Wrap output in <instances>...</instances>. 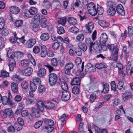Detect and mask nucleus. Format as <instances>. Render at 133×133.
I'll return each instance as SVG.
<instances>
[{
	"instance_id": "obj_48",
	"label": "nucleus",
	"mask_w": 133,
	"mask_h": 133,
	"mask_svg": "<svg viewBox=\"0 0 133 133\" xmlns=\"http://www.w3.org/2000/svg\"><path fill=\"white\" fill-rule=\"evenodd\" d=\"M97 97L96 94H91L90 97L89 101L91 103H93Z\"/></svg>"
},
{
	"instance_id": "obj_60",
	"label": "nucleus",
	"mask_w": 133,
	"mask_h": 133,
	"mask_svg": "<svg viewBox=\"0 0 133 133\" xmlns=\"http://www.w3.org/2000/svg\"><path fill=\"white\" fill-rule=\"evenodd\" d=\"M40 51V49L38 46H35L33 49V52L35 54H38Z\"/></svg>"
},
{
	"instance_id": "obj_61",
	"label": "nucleus",
	"mask_w": 133,
	"mask_h": 133,
	"mask_svg": "<svg viewBox=\"0 0 133 133\" xmlns=\"http://www.w3.org/2000/svg\"><path fill=\"white\" fill-rule=\"evenodd\" d=\"M57 32L59 34H61L64 32V30L62 26L59 27L57 29Z\"/></svg>"
},
{
	"instance_id": "obj_51",
	"label": "nucleus",
	"mask_w": 133,
	"mask_h": 133,
	"mask_svg": "<svg viewBox=\"0 0 133 133\" xmlns=\"http://www.w3.org/2000/svg\"><path fill=\"white\" fill-rule=\"evenodd\" d=\"M1 74L2 76L7 77L9 76V73L5 70H2L1 72Z\"/></svg>"
},
{
	"instance_id": "obj_59",
	"label": "nucleus",
	"mask_w": 133,
	"mask_h": 133,
	"mask_svg": "<svg viewBox=\"0 0 133 133\" xmlns=\"http://www.w3.org/2000/svg\"><path fill=\"white\" fill-rule=\"evenodd\" d=\"M5 25V21L3 18H0V30L2 29Z\"/></svg>"
},
{
	"instance_id": "obj_41",
	"label": "nucleus",
	"mask_w": 133,
	"mask_h": 133,
	"mask_svg": "<svg viewBox=\"0 0 133 133\" xmlns=\"http://www.w3.org/2000/svg\"><path fill=\"white\" fill-rule=\"evenodd\" d=\"M83 0H76V2L75 3V6L80 7L83 4Z\"/></svg>"
},
{
	"instance_id": "obj_14",
	"label": "nucleus",
	"mask_w": 133,
	"mask_h": 133,
	"mask_svg": "<svg viewBox=\"0 0 133 133\" xmlns=\"http://www.w3.org/2000/svg\"><path fill=\"white\" fill-rule=\"evenodd\" d=\"M123 50L124 52V55L122 54L121 55V56L123 57L124 58H126L128 56L129 53L131 50V49L129 47H128V46L125 45H124L122 47Z\"/></svg>"
},
{
	"instance_id": "obj_63",
	"label": "nucleus",
	"mask_w": 133,
	"mask_h": 133,
	"mask_svg": "<svg viewBox=\"0 0 133 133\" xmlns=\"http://www.w3.org/2000/svg\"><path fill=\"white\" fill-rule=\"evenodd\" d=\"M128 34L130 36H131L133 34V28L131 26H130L128 28Z\"/></svg>"
},
{
	"instance_id": "obj_38",
	"label": "nucleus",
	"mask_w": 133,
	"mask_h": 133,
	"mask_svg": "<svg viewBox=\"0 0 133 133\" xmlns=\"http://www.w3.org/2000/svg\"><path fill=\"white\" fill-rule=\"evenodd\" d=\"M23 23L22 20L19 19L17 20L14 22L15 25L17 27H21L22 26Z\"/></svg>"
},
{
	"instance_id": "obj_33",
	"label": "nucleus",
	"mask_w": 133,
	"mask_h": 133,
	"mask_svg": "<svg viewBox=\"0 0 133 133\" xmlns=\"http://www.w3.org/2000/svg\"><path fill=\"white\" fill-rule=\"evenodd\" d=\"M97 13L99 15H101L103 14V8L97 4Z\"/></svg>"
},
{
	"instance_id": "obj_22",
	"label": "nucleus",
	"mask_w": 133,
	"mask_h": 133,
	"mask_svg": "<svg viewBox=\"0 0 133 133\" xmlns=\"http://www.w3.org/2000/svg\"><path fill=\"white\" fill-rule=\"evenodd\" d=\"M11 88L12 91L14 93H16L18 92V85L17 83H12L11 84Z\"/></svg>"
},
{
	"instance_id": "obj_1",
	"label": "nucleus",
	"mask_w": 133,
	"mask_h": 133,
	"mask_svg": "<svg viewBox=\"0 0 133 133\" xmlns=\"http://www.w3.org/2000/svg\"><path fill=\"white\" fill-rule=\"evenodd\" d=\"M89 45V51L90 53H92L94 50L97 51H100L102 49L99 44L96 42L94 43L90 42Z\"/></svg>"
},
{
	"instance_id": "obj_47",
	"label": "nucleus",
	"mask_w": 133,
	"mask_h": 133,
	"mask_svg": "<svg viewBox=\"0 0 133 133\" xmlns=\"http://www.w3.org/2000/svg\"><path fill=\"white\" fill-rule=\"evenodd\" d=\"M51 64L54 66H56L58 65V63L57 59L55 58L51 59L50 62Z\"/></svg>"
},
{
	"instance_id": "obj_23",
	"label": "nucleus",
	"mask_w": 133,
	"mask_h": 133,
	"mask_svg": "<svg viewBox=\"0 0 133 133\" xmlns=\"http://www.w3.org/2000/svg\"><path fill=\"white\" fill-rule=\"evenodd\" d=\"M80 82V80L79 77H75L71 80V84L72 85L79 84Z\"/></svg>"
},
{
	"instance_id": "obj_52",
	"label": "nucleus",
	"mask_w": 133,
	"mask_h": 133,
	"mask_svg": "<svg viewBox=\"0 0 133 133\" xmlns=\"http://www.w3.org/2000/svg\"><path fill=\"white\" fill-rule=\"evenodd\" d=\"M45 122L50 126H53L54 125V122L50 119H46L45 120Z\"/></svg>"
},
{
	"instance_id": "obj_28",
	"label": "nucleus",
	"mask_w": 133,
	"mask_h": 133,
	"mask_svg": "<svg viewBox=\"0 0 133 133\" xmlns=\"http://www.w3.org/2000/svg\"><path fill=\"white\" fill-rule=\"evenodd\" d=\"M98 23L103 28L107 27L109 26V23L105 21L100 20Z\"/></svg>"
},
{
	"instance_id": "obj_8",
	"label": "nucleus",
	"mask_w": 133,
	"mask_h": 133,
	"mask_svg": "<svg viewBox=\"0 0 133 133\" xmlns=\"http://www.w3.org/2000/svg\"><path fill=\"white\" fill-rule=\"evenodd\" d=\"M71 96L70 93L68 91H64L62 92V99L64 101H66L69 99Z\"/></svg>"
},
{
	"instance_id": "obj_45",
	"label": "nucleus",
	"mask_w": 133,
	"mask_h": 133,
	"mask_svg": "<svg viewBox=\"0 0 133 133\" xmlns=\"http://www.w3.org/2000/svg\"><path fill=\"white\" fill-rule=\"evenodd\" d=\"M123 97L124 101H125L127 99L133 98V95L131 94L127 95V93H125L123 95Z\"/></svg>"
},
{
	"instance_id": "obj_13",
	"label": "nucleus",
	"mask_w": 133,
	"mask_h": 133,
	"mask_svg": "<svg viewBox=\"0 0 133 133\" xmlns=\"http://www.w3.org/2000/svg\"><path fill=\"white\" fill-rule=\"evenodd\" d=\"M40 26L43 28H47L48 27V25L47 22V20L44 17H43L40 20Z\"/></svg>"
},
{
	"instance_id": "obj_43",
	"label": "nucleus",
	"mask_w": 133,
	"mask_h": 133,
	"mask_svg": "<svg viewBox=\"0 0 133 133\" xmlns=\"http://www.w3.org/2000/svg\"><path fill=\"white\" fill-rule=\"evenodd\" d=\"M4 114L10 116L13 114V112L12 109L10 108L6 109L4 110Z\"/></svg>"
},
{
	"instance_id": "obj_12",
	"label": "nucleus",
	"mask_w": 133,
	"mask_h": 133,
	"mask_svg": "<svg viewBox=\"0 0 133 133\" xmlns=\"http://www.w3.org/2000/svg\"><path fill=\"white\" fill-rule=\"evenodd\" d=\"M117 13L121 15H124L125 14V12L124 8L122 5H118L116 8Z\"/></svg>"
},
{
	"instance_id": "obj_18",
	"label": "nucleus",
	"mask_w": 133,
	"mask_h": 133,
	"mask_svg": "<svg viewBox=\"0 0 133 133\" xmlns=\"http://www.w3.org/2000/svg\"><path fill=\"white\" fill-rule=\"evenodd\" d=\"M9 95L8 98L6 96H3L1 102H2L3 104L4 105H6L9 101V98L11 97V95L10 92H9L8 93Z\"/></svg>"
},
{
	"instance_id": "obj_54",
	"label": "nucleus",
	"mask_w": 133,
	"mask_h": 133,
	"mask_svg": "<svg viewBox=\"0 0 133 133\" xmlns=\"http://www.w3.org/2000/svg\"><path fill=\"white\" fill-rule=\"evenodd\" d=\"M32 81L35 83H36L37 84H40L41 81L39 78L37 77H34L32 78Z\"/></svg>"
},
{
	"instance_id": "obj_49",
	"label": "nucleus",
	"mask_w": 133,
	"mask_h": 133,
	"mask_svg": "<svg viewBox=\"0 0 133 133\" xmlns=\"http://www.w3.org/2000/svg\"><path fill=\"white\" fill-rule=\"evenodd\" d=\"M84 35L82 34L78 35L76 37V39L80 41H82L84 40Z\"/></svg>"
},
{
	"instance_id": "obj_10",
	"label": "nucleus",
	"mask_w": 133,
	"mask_h": 133,
	"mask_svg": "<svg viewBox=\"0 0 133 133\" xmlns=\"http://www.w3.org/2000/svg\"><path fill=\"white\" fill-rule=\"evenodd\" d=\"M108 38L107 34L105 33H103L100 37V41L102 45L104 46L106 45V42Z\"/></svg>"
},
{
	"instance_id": "obj_11",
	"label": "nucleus",
	"mask_w": 133,
	"mask_h": 133,
	"mask_svg": "<svg viewBox=\"0 0 133 133\" xmlns=\"http://www.w3.org/2000/svg\"><path fill=\"white\" fill-rule=\"evenodd\" d=\"M85 70L87 72H94L96 71L95 67L93 66L90 63L87 64L85 67Z\"/></svg>"
},
{
	"instance_id": "obj_40",
	"label": "nucleus",
	"mask_w": 133,
	"mask_h": 133,
	"mask_svg": "<svg viewBox=\"0 0 133 133\" xmlns=\"http://www.w3.org/2000/svg\"><path fill=\"white\" fill-rule=\"evenodd\" d=\"M30 88L31 90L35 91L37 89V87L34 83L30 82Z\"/></svg>"
},
{
	"instance_id": "obj_21",
	"label": "nucleus",
	"mask_w": 133,
	"mask_h": 133,
	"mask_svg": "<svg viewBox=\"0 0 133 133\" xmlns=\"http://www.w3.org/2000/svg\"><path fill=\"white\" fill-rule=\"evenodd\" d=\"M95 67L99 69L102 68H107L108 67L107 64L104 63H97L95 65Z\"/></svg>"
},
{
	"instance_id": "obj_46",
	"label": "nucleus",
	"mask_w": 133,
	"mask_h": 133,
	"mask_svg": "<svg viewBox=\"0 0 133 133\" xmlns=\"http://www.w3.org/2000/svg\"><path fill=\"white\" fill-rule=\"evenodd\" d=\"M24 14L25 16L28 18L32 17L29 11V10H25L24 11Z\"/></svg>"
},
{
	"instance_id": "obj_7",
	"label": "nucleus",
	"mask_w": 133,
	"mask_h": 133,
	"mask_svg": "<svg viewBox=\"0 0 133 133\" xmlns=\"http://www.w3.org/2000/svg\"><path fill=\"white\" fill-rule=\"evenodd\" d=\"M36 40L34 38H31L28 40L24 44L25 47L30 48L36 43Z\"/></svg>"
},
{
	"instance_id": "obj_16",
	"label": "nucleus",
	"mask_w": 133,
	"mask_h": 133,
	"mask_svg": "<svg viewBox=\"0 0 133 133\" xmlns=\"http://www.w3.org/2000/svg\"><path fill=\"white\" fill-rule=\"evenodd\" d=\"M8 65L10 71H12L14 70V68L16 66V62L14 59H10V62L8 63Z\"/></svg>"
},
{
	"instance_id": "obj_35",
	"label": "nucleus",
	"mask_w": 133,
	"mask_h": 133,
	"mask_svg": "<svg viewBox=\"0 0 133 133\" xmlns=\"http://www.w3.org/2000/svg\"><path fill=\"white\" fill-rule=\"evenodd\" d=\"M74 67V64L72 63L69 62L67 63L64 66V69H65L71 70Z\"/></svg>"
},
{
	"instance_id": "obj_20",
	"label": "nucleus",
	"mask_w": 133,
	"mask_h": 133,
	"mask_svg": "<svg viewBox=\"0 0 133 133\" xmlns=\"http://www.w3.org/2000/svg\"><path fill=\"white\" fill-rule=\"evenodd\" d=\"M86 27L88 33H91L94 29V26L92 22H90L86 25Z\"/></svg>"
},
{
	"instance_id": "obj_15",
	"label": "nucleus",
	"mask_w": 133,
	"mask_h": 133,
	"mask_svg": "<svg viewBox=\"0 0 133 133\" xmlns=\"http://www.w3.org/2000/svg\"><path fill=\"white\" fill-rule=\"evenodd\" d=\"M9 10L12 14H15L19 13L20 11L19 8L16 6H10L9 8Z\"/></svg>"
},
{
	"instance_id": "obj_58",
	"label": "nucleus",
	"mask_w": 133,
	"mask_h": 133,
	"mask_svg": "<svg viewBox=\"0 0 133 133\" xmlns=\"http://www.w3.org/2000/svg\"><path fill=\"white\" fill-rule=\"evenodd\" d=\"M83 123L81 122L79 124L78 129L79 131L80 132H83L84 131L83 128Z\"/></svg>"
},
{
	"instance_id": "obj_53",
	"label": "nucleus",
	"mask_w": 133,
	"mask_h": 133,
	"mask_svg": "<svg viewBox=\"0 0 133 133\" xmlns=\"http://www.w3.org/2000/svg\"><path fill=\"white\" fill-rule=\"evenodd\" d=\"M79 29L76 26L71 27L70 29V31L75 34L77 33L79 31Z\"/></svg>"
},
{
	"instance_id": "obj_42",
	"label": "nucleus",
	"mask_w": 133,
	"mask_h": 133,
	"mask_svg": "<svg viewBox=\"0 0 133 133\" xmlns=\"http://www.w3.org/2000/svg\"><path fill=\"white\" fill-rule=\"evenodd\" d=\"M66 22V18L65 17H63L60 18L58 21L59 24H61L63 26H64Z\"/></svg>"
},
{
	"instance_id": "obj_9",
	"label": "nucleus",
	"mask_w": 133,
	"mask_h": 133,
	"mask_svg": "<svg viewBox=\"0 0 133 133\" xmlns=\"http://www.w3.org/2000/svg\"><path fill=\"white\" fill-rule=\"evenodd\" d=\"M84 65L82 63L81 69H79L77 70L76 72V75L78 76H80L81 78H83L86 75V73L85 71H83Z\"/></svg>"
},
{
	"instance_id": "obj_17",
	"label": "nucleus",
	"mask_w": 133,
	"mask_h": 133,
	"mask_svg": "<svg viewBox=\"0 0 133 133\" xmlns=\"http://www.w3.org/2000/svg\"><path fill=\"white\" fill-rule=\"evenodd\" d=\"M46 70L43 68H41L37 71V75L38 76L41 77L44 76L46 74Z\"/></svg>"
},
{
	"instance_id": "obj_24",
	"label": "nucleus",
	"mask_w": 133,
	"mask_h": 133,
	"mask_svg": "<svg viewBox=\"0 0 133 133\" xmlns=\"http://www.w3.org/2000/svg\"><path fill=\"white\" fill-rule=\"evenodd\" d=\"M37 107L39 110L42 111L44 108V104L42 101H39L37 103Z\"/></svg>"
},
{
	"instance_id": "obj_55",
	"label": "nucleus",
	"mask_w": 133,
	"mask_h": 133,
	"mask_svg": "<svg viewBox=\"0 0 133 133\" xmlns=\"http://www.w3.org/2000/svg\"><path fill=\"white\" fill-rule=\"evenodd\" d=\"M21 85L23 88L26 89L28 87L29 84L27 82L24 81L22 82Z\"/></svg>"
},
{
	"instance_id": "obj_37",
	"label": "nucleus",
	"mask_w": 133,
	"mask_h": 133,
	"mask_svg": "<svg viewBox=\"0 0 133 133\" xmlns=\"http://www.w3.org/2000/svg\"><path fill=\"white\" fill-rule=\"evenodd\" d=\"M30 64V62L26 59L23 60L21 61V65L24 67H26L28 66Z\"/></svg>"
},
{
	"instance_id": "obj_2",
	"label": "nucleus",
	"mask_w": 133,
	"mask_h": 133,
	"mask_svg": "<svg viewBox=\"0 0 133 133\" xmlns=\"http://www.w3.org/2000/svg\"><path fill=\"white\" fill-rule=\"evenodd\" d=\"M49 81L50 84L53 86L56 83H58L60 82L59 77L55 73H52L49 75Z\"/></svg>"
},
{
	"instance_id": "obj_64",
	"label": "nucleus",
	"mask_w": 133,
	"mask_h": 133,
	"mask_svg": "<svg viewBox=\"0 0 133 133\" xmlns=\"http://www.w3.org/2000/svg\"><path fill=\"white\" fill-rule=\"evenodd\" d=\"M44 65L45 66L48 68L49 71L50 73L51 72L53 71L54 69V68L50 65L49 64H44Z\"/></svg>"
},
{
	"instance_id": "obj_4",
	"label": "nucleus",
	"mask_w": 133,
	"mask_h": 133,
	"mask_svg": "<svg viewBox=\"0 0 133 133\" xmlns=\"http://www.w3.org/2000/svg\"><path fill=\"white\" fill-rule=\"evenodd\" d=\"M88 11L89 13L92 16H95L97 14L96 9L92 2H90L88 5Z\"/></svg>"
},
{
	"instance_id": "obj_30",
	"label": "nucleus",
	"mask_w": 133,
	"mask_h": 133,
	"mask_svg": "<svg viewBox=\"0 0 133 133\" xmlns=\"http://www.w3.org/2000/svg\"><path fill=\"white\" fill-rule=\"evenodd\" d=\"M27 57L29 59L30 61L31 62L34 66L36 65V62L35 59L33 58L32 55L30 54H28Z\"/></svg>"
},
{
	"instance_id": "obj_36",
	"label": "nucleus",
	"mask_w": 133,
	"mask_h": 133,
	"mask_svg": "<svg viewBox=\"0 0 133 133\" xmlns=\"http://www.w3.org/2000/svg\"><path fill=\"white\" fill-rule=\"evenodd\" d=\"M49 37L48 34L47 33L42 34L40 36L41 39L44 41L47 40L49 39Z\"/></svg>"
},
{
	"instance_id": "obj_39",
	"label": "nucleus",
	"mask_w": 133,
	"mask_h": 133,
	"mask_svg": "<svg viewBox=\"0 0 133 133\" xmlns=\"http://www.w3.org/2000/svg\"><path fill=\"white\" fill-rule=\"evenodd\" d=\"M61 87L64 91H67L68 88L67 84L64 81L61 82Z\"/></svg>"
},
{
	"instance_id": "obj_50",
	"label": "nucleus",
	"mask_w": 133,
	"mask_h": 133,
	"mask_svg": "<svg viewBox=\"0 0 133 133\" xmlns=\"http://www.w3.org/2000/svg\"><path fill=\"white\" fill-rule=\"evenodd\" d=\"M66 117V115L65 114H64L62 116H61L59 118L60 121L62 122L61 125L62 126L64 125V124L65 123V118Z\"/></svg>"
},
{
	"instance_id": "obj_5",
	"label": "nucleus",
	"mask_w": 133,
	"mask_h": 133,
	"mask_svg": "<svg viewBox=\"0 0 133 133\" xmlns=\"http://www.w3.org/2000/svg\"><path fill=\"white\" fill-rule=\"evenodd\" d=\"M112 2L110 1L108 2L107 3V5L109 7L107 10V13L110 16L114 15L116 12L115 9L112 5Z\"/></svg>"
},
{
	"instance_id": "obj_29",
	"label": "nucleus",
	"mask_w": 133,
	"mask_h": 133,
	"mask_svg": "<svg viewBox=\"0 0 133 133\" xmlns=\"http://www.w3.org/2000/svg\"><path fill=\"white\" fill-rule=\"evenodd\" d=\"M39 28L38 23L35 22L32 25V29L34 31L37 32L39 29Z\"/></svg>"
},
{
	"instance_id": "obj_34",
	"label": "nucleus",
	"mask_w": 133,
	"mask_h": 133,
	"mask_svg": "<svg viewBox=\"0 0 133 133\" xmlns=\"http://www.w3.org/2000/svg\"><path fill=\"white\" fill-rule=\"evenodd\" d=\"M103 89L102 92L103 93H107L109 91V86L108 84L107 83H104L103 84Z\"/></svg>"
},
{
	"instance_id": "obj_31",
	"label": "nucleus",
	"mask_w": 133,
	"mask_h": 133,
	"mask_svg": "<svg viewBox=\"0 0 133 133\" xmlns=\"http://www.w3.org/2000/svg\"><path fill=\"white\" fill-rule=\"evenodd\" d=\"M13 34L16 41L18 39L19 41L22 43H24V42L25 40L24 38V36H23L21 37H19L17 36V34L15 32H14Z\"/></svg>"
},
{
	"instance_id": "obj_44",
	"label": "nucleus",
	"mask_w": 133,
	"mask_h": 133,
	"mask_svg": "<svg viewBox=\"0 0 133 133\" xmlns=\"http://www.w3.org/2000/svg\"><path fill=\"white\" fill-rule=\"evenodd\" d=\"M45 88L44 86L42 85H40L38 87V92L39 93H41L44 92Z\"/></svg>"
},
{
	"instance_id": "obj_6",
	"label": "nucleus",
	"mask_w": 133,
	"mask_h": 133,
	"mask_svg": "<svg viewBox=\"0 0 133 133\" xmlns=\"http://www.w3.org/2000/svg\"><path fill=\"white\" fill-rule=\"evenodd\" d=\"M33 71V69L30 67H29L24 70H20L18 69V71L21 74L26 76H29L30 75Z\"/></svg>"
},
{
	"instance_id": "obj_62",
	"label": "nucleus",
	"mask_w": 133,
	"mask_h": 133,
	"mask_svg": "<svg viewBox=\"0 0 133 133\" xmlns=\"http://www.w3.org/2000/svg\"><path fill=\"white\" fill-rule=\"evenodd\" d=\"M25 103L27 104H29L34 103V101L33 99L30 98H26Z\"/></svg>"
},
{
	"instance_id": "obj_32",
	"label": "nucleus",
	"mask_w": 133,
	"mask_h": 133,
	"mask_svg": "<svg viewBox=\"0 0 133 133\" xmlns=\"http://www.w3.org/2000/svg\"><path fill=\"white\" fill-rule=\"evenodd\" d=\"M29 10L32 16L38 12V10L37 8L34 6L31 7Z\"/></svg>"
},
{
	"instance_id": "obj_19",
	"label": "nucleus",
	"mask_w": 133,
	"mask_h": 133,
	"mask_svg": "<svg viewBox=\"0 0 133 133\" xmlns=\"http://www.w3.org/2000/svg\"><path fill=\"white\" fill-rule=\"evenodd\" d=\"M45 107L48 109H51L55 107V104L51 102L47 101L44 104Z\"/></svg>"
},
{
	"instance_id": "obj_56",
	"label": "nucleus",
	"mask_w": 133,
	"mask_h": 133,
	"mask_svg": "<svg viewBox=\"0 0 133 133\" xmlns=\"http://www.w3.org/2000/svg\"><path fill=\"white\" fill-rule=\"evenodd\" d=\"M43 122L41 121H39L36 122L34 125V127L36 129L39 128L42 125Z\"/></svg>"
},
{
	"instance_id": "obj_27",
	"label": "nucleus",
	"mask_w": 133,
	"mask_h": 133,
	"mask_svg": "<svg viewBox=\"0 0 133 133\" xmlns=\"http://www.w3.org/2000/svg\"><path fill=\"white\" fill-rule=\"evenodd\" d=\"M7 55L8 57L10 58H11V59H14L15 55V52L13 50L9 49L7 52Z\"/></svg>"
},
{
	"instance_id": "obj_57",
	"label": "nucleus",
	"mask_w": 133,
	"mask_h": 133,
	"mask_svg": "<svg viewBox=\"0 0 133 133\" xmlns=\"http://www.w3.org/2000/svg\"><path fill=\"white\" fill-rule=\"evenodd\" d=\"M79 89L78 88L75 87L72 88V92L75 94H77L79 93Z\"/></svg>"
},
{
	"instance_id": "obj_25",
	"label": "nucleus",
	"mask_w": 133,
	"mask_h": 133,
	"mask_svg": "<svg viewBox=\"0 0 133 133\" xmlns=\"http://www.w3.org/2000/svg\"><path fill=\"white\" fill-rule=\"evenodd\" d=\"M68 22L70 25H74L76 24L77 22L76 19L72 17H69L67 20Z\"/></svg>"
},
{
	"instance_id": "obj_3",
	"label": "nucleus",
	"mask_w": 133,
	"mask_h": 133,
	"mask_svg": "<svg viewBox=\"0 0 133 133\" xmlns=\"http://www.w3.org/2000/svg\"><path fill=\"white\" fill-rule=\"evenodd\" d=\"M108 48L112 52L115 60H117L118 55V48L116 46L113 45L108 44L107 45Z\"/></svg>"
},
{
	"instance_id": "obj_26",
	"label": "nucleus",
	"mask_w": 133,
	"mask_h": 133,
	"mask_svg": "<svg viewBox=\"0 0 133 133\" xmlns=\"http://www.w3.org/2000/svg\"><path fill=\"white\" fill-rule=\"evenodd\" d=\"M78 48L80 49L81 50L84 51H86L87 49L86 45L84 43L82 42L78 43Z\"/></svg>"
}]
</instances>
